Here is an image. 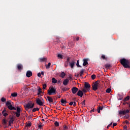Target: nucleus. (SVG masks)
<instances>
[{
  "label": "nucleus",
  "instance_id": "45",
  "mask_svg": "<svg viewBox=\"0 0 130 130\" xmlns=\"http://www.w3.org/2000/svg\"><path fill=\"white\" fill-rule=\"evenodd\" d=\"M46 87H47V86L46 85V84H43V89L44 90H45V89H46Z\"/></svg>",
  "mask_w": 130,
  "mask_h": 130
},
{
  "label": "nucleus",
  "instance_id": "58",
  "mask_svg": "<svg viewBox=\"0 0 130 130\" xmlns=\"http://www.w3.org/2000/svg\"><path fill=\"white\" fill-rule=\"evenodd\" d=\"M38 77H41V73H38Z\"/></svg>",
  "mask_w": 130,
  "mask_h": 130
},
{
  "label": "nucleus",
  "instance_id": "55",
  "mask_svg": "<svg viewBox=\"0 0 130 130\" xmlns=\"http://www.w3.org/2000/svg\"><path fill=\"white\" fill-rule=\"evenodd\" d=\"M74 104V102H71L69 103V105H70V106H72V105H73Z\"/></svg>",
  "mask_w": 130,
  "mask_h": 130
},
{
  "label": "nucleus",
  "instance_id": "16",
  "mask_svg": "<svg viewBox=\"0 0 130 130\" xmlns=\"http://www.w3.org/2000/svg\"><path fill=\"white\" fill-rule=\"evenodd\" d=\"M87 64H89L88 63V59H83V66L84 67H86V66H87Z\"/></svg>",
  "mask_w": 130,
  "mask_h": 130
},
{
  "label": "nucleus",
  "instance_id": "59",
  "mask_svg": "<svg viewBox=\"0 0 130 130\" xmlns=\"http://www.w3.org/2000/svg\"><path fill=\"white\" fill-rule=\"evenodd\" d=\"M69 61H70V58L68 57V58H67V60L66 61V62L68 63V62H69Z\"/></svg>",
  "mask_w": 130,
  "mask_h": 130
},
{
  "label": "nucleus",
  "instance_id": "40",
  "mask_svg": "<svg viewBox=\"0 0 130 130\" xmlns=\"http://www.w3.org/2000/svg\"><path fill=\"white\" fill-rule=\"evenodd\" d=\"M79 41V40H80V37H77L76 38H74V41Z\"/></svg>",
  "mask_w": 130,
  "mask_h": 130
},
{
  "label": "nucleus",
  "instance_id": "17",
  "mask_svg": "<svg viewBox=\"0 0 130 130\" xmlns=\"http://www.w3.org/2000/svg\"><path fill=\"white\" fill-rule=\"evenodd\" d=\"M17 69L19 71H22V70H23V65L21 64H18Z\"/></svg>",
  "mask_w": 130,
  "mask_h": 130
},
{
  "label": "nucleus",
  "instance_id": "30",
  "mask_svg": "<svg viewBox=\"0 0 130 130\" xmlns=\"http://www.w3.org/2000/svg\"><path fill=\"white\" fill-rule=\"evenodd\" d=\"M85 70L84 69H82L80 73V76L82 77V75L84 74V72Z\"/></svg>",
  "mask_w": 130,
  "mask_h": 130
},
{
  "label": "nucleus",
  "instance_id": "14",
  "mask_svg": "<svg viewBox=\"0 0 130 130\" xmlns=\"http://www.w3.org/2000/svg\"><path fill=\"white\" fill-rule=\"evenodd\" d=\"M26 76L27 78H30L32 76V72L30 71H28L26 72Z\"/></svg>",
  "mask_w": 130,
  "mask_h": 130
},
{
  "label": "nucleus",
  "instance_id": "41",
  "mask_svg": "<svg viewBox=\"0 0 130 130\" xmlns=\"http://www.w3.org/2000/svg\"><path fill=\"white\" fill-rule=\"evenodd\" d=\"M54 124L55 126H59V123L57 121H55Z\"/></svg>",
  "mask_w": 130,
  "mask_h": 130
},
{
  "label": "nucleus",
  "instance_id": "42",
  "mask_svg": "<svg viewBox=\"0 0 130 130\" xmlns=\"http://www.w3.org/2000/svg\"><path fill=\"white\" fill-rule=\"evenodd\" d=\"M88 91H89V90H87V89H86L85 88H84L82 89V91L83 92V93H86V92H88Z\"/></svg>",
  "mask_w": 130,
  "mask_h": 130
},
{
  "label": "nucleus",
  "instance_id": "31",
  "mask_svg": "<svg viewBox=\"0 0 130 130\" xmlns=\"http://www.w3.org/2000/svg\"><path fill=\"white\" fill-rule=\"evenodd\" d=\"M36 111H39V108H35L32 109V112H36Z\"/></svg>",
  "mask_w": 130,
  "mask_h": 130
},
{
  "label": "nucleus",
  "instance_id": "44",
  "mask_svg": "<svg viewBox=\"0 0 130 130\" xmlns=\"http://www.w3.org/2000/svg\"><path fill=\"white\" fill-rule=\"evenodd\" d=\"M91 79L92 80H95V79H96V75H95L94 74L91 75Z\"/></svg>",
  "mask_w": 130,
  "mask_h": 130
},
{
  "label": "nucleus",
  "instance_id": "57",
  "mask_svg": "<svg viewBox=\"0 0 130 130\" xmlns=\"http://www.w3.org/2000/svg\"><path fill=\"white\" fill-rule=\"evenodd\" d=\"M38 127L39 128H41V127H42V125L39 124H38Z\"/></svg>",
  "mask_w": 130,
  "mask_h": 130
},
{
  "label": "nucleus",
  "instance_id": "4",
  "mask_svg": "<svg viewBox=\"0 0 130 130\" xmlns=\"http://www.w3.org/2000/svg\"><path fill=\"white\" fill-rule=\"evenodd\" d=\"M36 103L40 106H43L44 105V100L43 99L41 100L40 99L38 98L36 99Z\"/></svg>",
  "mask_w": 130,
  "mask_h": 130
},
{
  "label": "nucleus",
  "instance_id": "54",
  "mask_svg": "<svg viewBox=\"0 0 130 130\" xmlns=\"http://www.w3.org/2000/svg\"><path fill=\"white\" fill-rule=\"evenodd\" d=\"M125 104H127L128 105V104H129V103L124 102V103H123V105H125Z\"/></svg>",
  "mask_w": 130,
  "mask_h": 130
},
{
  "label": "nucleus",
  "instance_id": "49",
  "mask_svg": "<svg viewBox=\"0 0 130 130\" xmlns=\"http://www.w3.org/2000/svg\"><path fill=\"white\" fill-rule=\"evenodd\" d=\"M111 125H112V122H111L110 124L108 125L107 128H109V127H110V126H111Z\"/></svg>",
  "mask_w": 130,
  "mask_h": 130
},
{
  "label": "nucleus",
  "instance_id": "52",
  "mask_svg": "<svg viewBox=\"0 0 130 130\" xmlns=\"http://www.w3.org/2000/svg\"><path fill=\"white\" fill-rule=\"evenodd\" d=\"M129 110H125V114H126V113H129Z\"/></svg>",
  "mask_w": 130,
  "mask_h": 130
},
{
  "label": "nucleus",
  "instance_id": "56",
  "mask_svg": "<svg viewBox=\"0 0 130 130\" xmlns=\"http://www.w3.org/2000/svg\"><path fill=\"white\" fill-rule=\"evenodd\" d=\"M69 66V63H66L65 64H64V67H65V68H68V66Z\"/></svg>",
  "mask_w": 130,
  "mask_h": 130
},
{
  "label": "nucleus",
  "instance_id": "3",
  "mask_svg": "<svg viewBox=\"0 0 130 130\" xmlns=\"http://www.w3.org/2000/svg\"><path fill=\"white\" fill-rule=\"evenodd\" d=\"M6 106L8 107V109L10 110H16V108L13 107L12 104H11V101H8L6 103Z\"/></svg>",
  "mask_w": 130,
  "mask_h": 130
},
{
  "label": "nucleus",
  "instance_id": "51",
  "mask_svg": "<svg viewBox=\"0 0 130 130\" xmlns=\"http://www.w3.org/2000/svg\"><path fill=\"white\" fill-rule=\"evenodd\" d=\"M124 130H127V126L125 125L123 126Z\"/></svg>",
  "mask_w": 130,
  "mask_h": 130
},
{
  "label": "nucleus",
  "instance_id": "24",
  "mask_svg": "<svg viewBox=\"0 0 130 130\" xmlns=\"http://www.w3.org/2000/svg\"><path fill=\"white\" fill-rule=\"evenodd\" d=\"M62 91L63 92H66V91H68V90H70V88L69 87H63L61 88Z\"/></svg>",
  "mask_w": 130,
  "mask_h": 130
},
{
  "label": "nucleus",
  "instance_id": "48",
  "mask_svg": "<svg viewBox=\"0 0 130 130\" xmlns=\"http://www.w3.org/2000/svg\"><path fill=\"white\" fill-rule=\"evenodd\" d=\"M124 117H125V118H126V119H127V118H128L129 117V115H128V114H126L125 116H124Z\"/></svg>",
  "mask_w": 130,
  "mask_h": 130
},
{
  "label": "nucleus",
  "instance_id": "29",
  "mask_svg": "<svg viewBox=\"0 0 130 130\" xmlns=\"http://www.w3.org/2000/svg\"><path fill=\"white\" fill-rule=\"evenodd\" d=\"M12 97H17L18 96V93L17 92H14L11 94Z\"/></svg>",
  "mask_w": 130,
  "mask_h": 130
},
{
  "label": "nucleus",
  "instance_id": "28",
  "mask_svg": "<svg viewBox=\"0 0 130 130\" xmlns=\"http://www.w3.org/2000/svg\"><path fill=\"white\" fill-rule=\"evenodd\" d=\"M76 66L77 68H82V66H80V61L79 60L77 61Z\"/></svg>",
  "mask_w": 130,
  "mask_h": 130
},
{
  "label": "nucleus",
  "instance_id": "1",
  "mask_svg": "<svg viewBox=\"0 0 130 130\" xmlns=\"http://www.w3.org/2000/svg\"><path fill=\"white\" fill-rule=\"evenodd\" d=\"M120 62L125 69L130 68V61L128 59L122 58L120 60Z\"/></svg>",
  "mask_w": 130,
  "mask_h": 130
},
{
  "label": "nucleus",
  "instance_id": "9",
  "mask_svg": "<svg viewBox=\"0 0 130 130\" xmlns=\"http://www.w3.org/2000/svg\"><path fill=\"white\" fill-rule=\"evenodd\" d=\"M61 102V104L63 106H66V103H68V102H67V100H63V99H62L60 101Z\"/></svg>",
  "mask_w": 130,
  "mask_h": 130
},
{
  "label": "nucleus",
  "instance_id": "63",
  "mask_svg": "<svg viewBox=\"0 0 130 130\" xmlns=\"http://www.w3.org/2000/svg\"><path fill=\"white\" fill-rule=\"evenodd\" d=\"M57 97H58V98H60V95L58 94V95H57Z\"/></svg>",
  "mask_w": 130,
  "mask_h": 130
},
{
  "label": "nucleus",
  "instance_id": "8",
  "mask_svg": "<svg viewBox=\"0 0 130 130\" xmlns=\"http://www.w3.org/2000/svg\"><path fill=\"white\" fill-rule=\"evenodd\" d=\"M71 90L73 94H76V93L78 91L79 89L76 87H74L71 89Z\"/></svg>",
  "mask_w": 130,
  "mask_h": 130
},
{
  "label": "nucleus",
  "instance_id": "18",
  "mask_svg": "<svg viewBox=\"0 0 130 130\" xmlns=\"http://www.w3.org/2000/svg\"><path fill=\"white\" fill-rule=\"evenodd\" d=\"M76 64V62L75 61H72V62L70 63V66H71V69H74V67Z\"/></svg>",
  "mask_w": 130,
  "mask_h": 130
},
{
  "label": "nucleus",
  "instance_id": "5",
  "mask_svg": "<svg viewBox=\"0 0 130 130\" xmlns=\"http://www.w3.org/2000/svg\"><path fill=\"white\" fill-rule=\"evenodd\" d=\"M48 95H52L53 94H56V89L53 87H51V89L48 90Z\"/></svg>",
  "mask_w": 130,
  "mask_h": 130
},
{
  "label": "nucleus",
  "instance_id": "38",
  "mask_svg": "<svg viewBox=\"0 0 130 130\" xmlns=\"http://www.w3.org/2000/svg\"><path fill=\"white\" fill-rule=\"evenodd\" d=\"M1 101L2 102H6L7 101V99L4 97L2 98Z\"/></svg>",
  "mask_w": 130,
  "mask_h": 130
},
{
  "label": "nucleus",
  "instance_id": "12",
  "mask_svg": "<svg viewBox=\"0 0 130 130\" xmlns=\"http://www.w3.org/2000/svg\"><path fill=\"white\" fill-rule=\"evenodd\" d=\"M83 94L84 93L82 90H78L77 95L78 96H79V97H83Z\"/></svg>",
  "mask_w": 130,
  "mask_h": 130
},
{
  "label": "nucleus",
  "instance_id": "11",
  "mask_svg": "<svg viewBox=\"0 0 130 130\" xmlns=\"http://www.w3.org/2000/svg\"><path fill=\"white\" fill-rule=\"evenodd\" d=\"M69 82L70 80L68 79H64L63 81V85H64V86H68V84H69Z\"/></svg>",
  "mask_w": 130,
  "mask_h": 130
},
{
  "label": "nucleus",
  "instance_id": "46",
  "mask_svg": "<svg viewBox=\"0 0 130 130\" xmlns=\"http://www.w3.org/2000/svg\"><path fill=\"white\" fill-rule=\"evenodd\" d=\"M110 92H111V89L110 88H108L106 90V93H110Z\"/></svg>",
  "mask_w": 130,
  "mask_h": 130
},
{
  "label": "nucleus",
  "instance_id": "25",
  "mask_svg": "<svg viewBox=\"0 0 130 130\" xmlns=\"http://www.w3.org/2000/svg\"><path fill=\"white\" fill-rule=\"evenodd\" d=\"M60 77H61V78H64V77H66V73H64V72H62Z\"/></svg>",
  "mask_w": 130,
  "mask_h": 130
},
{
  "label": "nucleus",
  "instance_id": "50",
  "mask_svg": "<svg viewBox=\"0 0 130 130\" xmlns=\"http://www.w3.org/2000/svg\"><path fill=\"white\" fill-rule=\"evenodd\" d=\"M73 106L74 107H76V106H77V103H76V102H73Z\"/></svg>",
  "mask_w": 130,
  "mask_h": 130
},
{
  "label": "nucleus",
  "instance_id": "27",
  "mask_svg": "<svg viewBox=\"0 0 130 130\" xmlns=\"http://www.w3.org/2000/svg\"><path fill=\"white\" fill-rule=\"evenodd\" d=\"M52 82L54 84H56L57 83V80L55 79L54 78L52 79Z\"/></svg>",
  "mask_w": 130,
  "mask_h": 130
},
{
  "label": "nucleus",
  "instance_id": "37",
  "mask_svg": "<svg viewBox=\"0 0 130 130\" xmlns=\"http://www.w3.org/2000/svg\"><path fill=\"white\" fill-rule=\"evenodd\" d=\"M85 100H84L81 103V104H82L84 107H85L86 105Z\"/></svg>",
  "mask_w": 130,
  "mask_h": 130
},
{
  "label": "nucleus",
  "instance_id": "15",
  "mask_svg": "<svg viewBox=\"0 0 130 130\" xmlns=\"http://www.w3.org/2000/svg\"><path fill=\"white\" fill-rule=\"evenodd\" d=\"M39 60L41 62H46V61H47V58L44 57L40 58Z\"/></svg>",
  "mask_w": 130,
  "mask_h": 130
},
{
  "label": "nucleus",
  "instance_id": "35",
  "mask_svg": "<svg viewBox=\"0 0 130 130\" xmlns=\"http://www.w3.org/2000/svg\"><path fill=\"white\" fill-rule=\"evenodd\" d=\"M57 57H58V58H61V59H62V58H63V57H62L61 54H58L57 55Z\"/></svg>",
  "mask_w": 130,
  "mask_h": 130
},
{
  "label": "nucleus",
  "instance_id": "64",
  "mask_svg": "<svg viewBox=\"0 0 130 130\" xmlns=\"http://www.w3.org/2000/svg\"><path fill=\"white\" fill-rule=\"evenodd\" d=\"M125 123L127 124V123H128V121L126 120V121H125Z\"/></svg>",
  "mask_w": 130,
  "mask_h": 130
},
{
  "label": "nucleus",
  "instance_id": "43",
  "mask_svg": "<svg viewBox=\"0 0 130 130\" xmlns=\"http://www.w3.org/2000/svg\"><path fill=\"white\" fill-rule=\"evenodd\" d=\"M69 129V126L67 125H64L63 126V130H67Z\"/></svg>",
  "mask_w": 130,
  "mask_h": 130
},
{
  "label": "nucleus",
  "instance_id": "60",
  "mask_svg": "<svg viewBox=\"0 0 130 130\" xmlns=\"http://www.w3.org/2000/svg\"><path fill=\"white\" fill-rule=\"evenodd\" d=\"M41 75H42V76H44V72H43V71H42L41 72Z\"/></svg>",
  "mask_w": 130,
  "mask_h": 130
},
{
  "label": "nucleus",
  "instance_id": "61",
  "mask_svg": "<svg viewBox=\"0 0 130 130\" xmlns=\"http://www.w3.org/2000/svg\"><path fill=\"white\" fill-rule=\"evenodd\" d=\"M42 89H41V88L40 87H39L38 91H42Z\"/></svg>",
  "mask_w": 130,
  "mask_h": 130
},
{
  "label": "nucleus",
  "instance_id": "22",
  "mask_svg": "<svg viewBox=\"0 0 130 130\" xmlns=\"http://www.w3.org/2000/svg\"><path fill=\"white\" fill-rule=\"evenodd\" d=\"M111 65L110 64L107 63L105 66V68L106 69V70H109V68H111Z\"/></svg>",
  "mask_w": 130,
  "mask_h": 130
},
{
  "label": "nucleus",
  "instance_id": "19",
  "mask_svg": "<svg viewBox=\"0 0 130 130\" xmlns=\"http://www.w3.org/2000/svg\"><path fill=\"white\" fill-rule=\"evenodd\" d=\"M119 115H125V110L121 111L120 110L119 111Z\"/></svg>",
  "mask_w": 130,
  "mask_h": 130
},
{
  "label": "nucleus",
  "instance_id": "20",
  "mask_svg": "<svg viewBox=\"0 0 130 130\" xmlns=\"http://www.w3.org/2000/svg\"><path fill=\"white\" fill-rule=\"evenodd\" d=\"M94 84L95 86H97L98 88H99V87H100V81L98 80Z\"/></svg>",
  "mask_w": 130,
  "mask_h": 130
},
{
  "label": "nucleus",
  "instance_id": "7",
  "mask_svg": "<svg viewBox=\"0 0 130 130\" xmlns=\"http://www.w3.org/2000/svg\"><path fill=\"white\" fill-rule=\"evenodd\" d=\"M85 88L86 89V90H90V88H91V85L88 82H85L84 84Z\"/></svg>",
  "mask_w": 130,
  "mask_h": 130
},
{
  "label": "nucleus",
  "instance_id": "53",
  "mask_svg": "<svg viewBox=\"0 0 130 130\" xmlns=\"http://www.w3.org/2000/svg\"><path fill=\"white\" fill-rule=\"evenodd\" d=\"M116 125H117V123H113V127H114V126H116Z\"/></svg>",
  "mask_w": 130,
  "mask_h": 130
},
{
  "label": "nucleus",
  "instance_id": "23",
  "mask_svg": "<svg viewBox=\"0 0 130 130\" xmlns=\"http://www.w3.org/2000/svg\"><path fill=\"white\" fill-rule=\"evenodd\" d=\"M92 89L93 91H96V90H98V87L95 85L94 84L92 85Z\"/></svg>",
  "mask_w": 130,
  "mask_h": 130
},
{
  "label": "nucleus",
  "instance_id": "32",
  "mask_svg": "<svg viewBox=\"0 0 130 130\" xmlns=\"http://www.w3.org/2000/svg\"><path fill=\"white\" fill-rule=\"evenodd\" d=\"M46 66V68L47 69H49V68H50V66H51V63L49 62L48 65H45Z\"/></svg>",
  "mask_w": 130,
  "mask_h": 130
},
{
  "label": "nucleus",
  "instance_id": "13",
  "mask_svg": "<svg viewBox=\"0 0 130 130\" xmlns=\"http://www.w3.org/2000/svg\"><path fill=\"white\" fill-rule=\"evenodd\" d=\"M6 111H7V110H6V109L3 110L2 111V114L3 115V116H5V117H7V116H8V115H9V114H8V113L6 112Z\"/></svg>",
  "mask_w": 130,
  "mask_h": 130
},
{
  "label": "nucleus",
  "instance_id": "34",
  "mask_svg": "<svg viewBox=\"0 0 130 130\" xmlns=\"http://www.w3.org/2000/svg\"><path fill=\"white\" fill-rule=\"evenodd\" d=\"M128 100H129V96H127L124 99V102H125V101H127Z\"/></svg>",
  "mask_w": 130,
  "mask_h": 130
},
{
  "label": "nucleus",
  "instance_id": "2",
  "mask_svg": "<svg viewBox=\"0 0 130 130\" xmlns=\"http://www.w3.org/2000/svg\"><path fill=\"white\" fill-rule=\"evenodd\" d=\"M35 104L34 103L32 104V102H30L27 103L25 106H24V108L25 110H29V109L33 108Z\"/></svg>",
  "mask_w": 130,
  "mask_h": 130
},
{
  "label": "nucleus",
  "instance_id": "10",
  "mask_svg": "<svg viewBox=\"0 0 130 130\" xmlns=\"http://www.w3.org/2000/svg\"><path fill=\"white\" fill-rule=\"evenodd\" d=\"M8 123V122H7V120L6 119H3L2 120V124L3 125L5 126V128H7L8 126H7V124Z\"/></svg>",
  "mask_w": 130,
  "mask_h": 130
},
{
  "label": "nucleus",
  "instance_id": "33",
  "mask_svg": "<svg viewBox=\"0 0 130 130\" xmlns=\"http://www.w3.org/2000/svg\"><path fill=\"white\" fill-rule=\"evenodd\" d=\"M38 96H41V94H43V92H42L41 90H38Z\"/></svg>",
  "mask_w": 130,
  "mask_h": 130
},
{
  "label": "nucleus",
  "instance_id": "62",
  "mask_svg": "<svg viewBox=\"0 0 130 130\" xmlns=\"http://www.w3.org/2000/svg\"><path fill=\"white\" fill-rule=\"evenodd\" d=\"M98 113H100V109L99 108L98 109Z\"/></svg>",
  "mask_w": 130,
  "mask_h": 130
},
{
  "label": "nucleus",
  "instance_id": "39",
  "mask_svg": "<svg viewBox=\"0 0 130 130\" xmlns=\"http://www.w3.org/2000/svg\"><path fill=\"white\" fill-rule=\"evenodd\" d=\"M31 125H32V123L29 122V123H28L26 124V126L27 127H30V126H31Z\"/></svg>",
  "mask_w": 130,
  "mask_h": 130
},
{
  "label": "nucleus",
  "instance_id": "6",
  "mask_svg": "<svg viewBox=\"0 0 130 130\" xmlns=\"http://www.w3.org/2000/svg\"><path fill=\"white\" fill-rule=\"evenodd\" d=\"M16 110L17 111L15 112V115L16 117H20V115H21V108L17 107Z\"/></svg>",
  "mask_w": 130,
  "mask_h": 130
},
{
  "label": "nucleus",
  "instance_id": "21",
  "mask_svg": "<svg viewBox=\"0 0 130 130\" xmlns=\"http://www.w3.org/2000/svg\"><path fill=\"white\" fill-rule=\"evenodd\" d=\"M47 99L49 103H52V102H53V99H52V98L50 96H47Z\"/></svg>",
  "mask_w": 130,
  "mask_h": 130
},
{
  "label": "nucleus",
  "instance_id": "36",
  "mask_svg": "<svg viewBox=\"0 0 130 130\" xmlns=\"http://www.w3.org/2000/svg\"><path fill=\"white\" fill-rule=\"evenodd\" d=\"M101 58H102V59H107V58L105 56V55L104 54L102 55Z\"/></svg>",
  "mask_w": 130,
  "mask_h": 130
},
{
  "label": "nucleus",
  "instance_id": "47",
  "mask_svg": "<svg viewBox=\"0 0 130 130\" xmlns=\"http://www.w3.org/2000/svg\"><path fill=\"white\" fill-rule=\"evenodd\" d=\"M103 108H105V107H101V106H99V109H100V110H103Z\"/></svg>",
  "mask_w": 130,
  "mask_h": 130
},
{
  "label": "nucleus",
  "instance_id": "26",
  "mask_svg": "<svg viewBox=\"0 0 130 130\" xmlns=\"http://www.w3.org/2000/svg\"><path fill=\"white\" fill-rule=\"evenodd\" d=\"M14 117H12L10 118V120H9V122H10V123H14Z\"/></svg>",
  "mask_w": 130,
  "mask_h": 130
}]
</instances>
